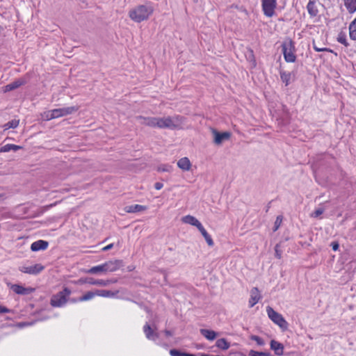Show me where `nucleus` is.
I'll list each match as a JSON object with an SVG mask.
<instances>
[{
	"instance_id": "dca6fc26",
	"label": "nucleus",
	"mask_w": 356,
	"mask_h": 356,
	"mask_svg": "<svg viewBox=\"0 0 356 356\" xmlns=\"http://www.w3.org/2000/svg\"><path fill=\"white\" fill-rule=\"evenodd\" d=\"M87 284L92 285H98V286H107L111 283H115L117 280H95L92 277H89L87 280Z\"/></svg>"
},
{
	"instance_id": "5fc2aeb1",
	"label": "nucleus",
	"mask_w": 356,
	"mask_h": 356,
	"mask_svg": "<svg viewBox=\"0 0 356 356\" xmlns=\"http://www.w3.org/2000/svg\"><path fill=\"white\" fill-rule=\"evenodd\" d=\"M3 195L0 194V201H1V200H3Z\"/></svg>"
},
{
	"instance_id": "bb28decb",
	"label": "nucleus",
	"mask_w": 356,
	"mask_h": 356,
	"mask_svg": "<svg viewBox=\"0 0 356 356\" xmlns=\"http://www.w3.org/2000/svg\"><path fill=\"white\" fill-rule=\"evenodd\" d=\"M280 74L282 81L285 83L286 86H287L290 83L291 79V74L283 70H280Z\"/></svg>"
},
{
	"instance_id": "f03ea898",
	"label": "nucleus",
	"mask_w": 356,
	"mask_h": 356,
	"mask_svg": "<svg viewBox=\"0 0 356 356\" xmlns=\"http://www.w3.org/2000/svg\"><path fill=\"white\" fill-rule=\"evenodd\" d=\"M122 261L119 259L111 260L101 265L93 266L87 270L89 274L114 272L122 266Z\"/></svg>"
},
{
	"instance_id": "37998d69",
	"label": "nucleus",
	"mask_w": 356,
	"mask_h": 356,
	"mask_svg": "<svg viewBox=\"0 0 356 356\" xmlns=\"http://www.w3.org/2000/svg\"><path fill=\"white\" fill-rule=\"evenodd\" d=\"M330 247L334 251H337L339 248V244L337 241H334L330 243Z\"/></svg>"
},
{
	"instance_id": "b1692460",
	"label": "nucleus",
	"mask_w": 356,
	"mask_h": 356,
	"mask_svg": "<svg viewBox=\"0 0 356 356\" xmlns=\"http://www.w3.org/2000/svg\"><path fill=\"white\" fill-rule=\"evenodd\" d=\"M181 220L186 224H189L195 226L196 227L201 225V222L196 218L191 215L184 216Z\"/></svg>"
},
{
	"instance_id": "603ef678",
	"label": "nucleus",
	"mask_w": 356,
	"mask_h": 356,
	"mask_svg": "<svg viewBox=\"0 0 356 356\" xmlns=\"http://www.w3.org/2000/svg\"><path fill=\"white\" fill-rule=\"evenodd\" d=\"M250 56L254 58V54H253V51L252 50H250Z\"/></svg>"
},
{
	"instance_id": "0eeeda50",
	"label": "nucleus",
	"mask_w": 356,
	"mask_h": 356,
	"mask_svg": "<svg viewBox=\"0 0 356 356\" xmlns=\"http://www.w3.org/2000/svg\"><path fill=\"white\" fill-rule=\"evenodd\" d=\"M277 5V0H261V8L264 15L266 17H272L275 15Z\"/></svg>"
},
{
	"instance_id": "4d7b16f0",
	"label": "nucleus",
	"mask_w": 356,
	"mask_h": 356,
	"mask_svg": "<svg viewBox=\"0 0 356 356\" xmlns=\"http://www.w3.org/2000/svg\"><path fill=\"white\" fill-rule=\"evenodd\" d=\"M0 152H4L3 151H0Z\"/></svg>"
},
{
	"instance_id": "79ce46f5",
	"label": "nucleus",
	"mask_w": 356,
	"mask_h": 356,
	"mask_svg": "<svg viewBox=\"0 0 356 356\" xmlns=\"http://www.w3.org/2000/svg\"><path fill=\"white\" fill-rule=\"evenodd\" d=\"M45 118H46L47 120H52V119L56 118L53 115V110H51V111H49L47 112V113H45Z\"/></svg>"
},
{
	"instance_id": "2f4dec72",
	"label": "nucleus",
	"mask_w": 356,
	"mask_h": 356,
	"mask_svg": "<svg viewBox=\"0 0 356 356\" xmlns=\"http://www.w3.org/2000/svg\"><path fill=\"white\" fill-rule=\"evenodd\" d=\"M95 296H97L96 290L95 291H88L83 296L79 298V301L83 302L90 300L92 299Z\"/></svg>"
},
{
	"instance_id": "9b49d317",
	"label": "nucleus",
	"mask_w": 356,
	"mask_h": 356,
	"mask_svg": "<svg viewBox=\"0 0 356 356\" xmlns=\"http://www.w3.org/2000/svg\"><path fill=\"white\" fill-rule=\"evenodd\" d=\"M11 289L17 294L19 295H28L31 293L34 289L31 287L25 288L19 284H13L11 286Z\"/></svg>"
},
{
	"instance_id": "ea45409f",
	"label": "nucleus",
	"mask_w": 356,
	"mask_h": 356,
	"mask_svg": "<svg viewBox=\"0 0 356 356\" xmlns=\"http://www.w3.org/2000/svg\"><path fill=\"white\" fill-rule=\"evenodd\" d=\"M282 251L280 249V245L276 244L275 246V255L277 259H281Z\"/></svg>"
},
{
	"instance_id": "e433bc0d",
	"label": "nucleus",
	"mask_w": 356,
	"mask_h": 356,
	"mask_svg": "<svg viewBox=\"0 0 356 356\" xmlns=\"http://www.w3.org/2000/svg\"><path fill=\"white\" fill-rule=\"evenodd\" d=\"M250 339L257 342L259 346H264L265 344L264 341L260 337L257 335H251Z\"/></svg>"
},
{
	"instance_id": "c85d7f7f",
	"label": "nucleus",
	"mask_w": 356,
	"mask_h": 356,
	"mask_svg": "<svg viewBox=\"0 0 356 356\" xmlns=\"http://www.w3.org/2000/svg\"><path fill=\"white\" fill-rule=\"evenodd\" d=\"M22 149V146L13 145V144H7L0 148V151H3L4 152H8L10 150L17 151L19 149Z\"/></svg>"
},
{
	"instance_id": "4468645a",
	"label": "nucleus",
	"mask_w": 356,
	"mask_h": 356,
	"mask_svg": "<svg viewBox=\"0 0 356 356\" xmlns=\"http://www.w3.org/2000/svg\"><path fill=\"white\" fill-rule=\"evenodd\" d=\"M261 296L258 288L254 287L250 291V298L249 300L250 307H254L260 300Z\"/></svg>"
},
{
	"instance_id": "6e6d98bb",
	"label": "nucleus",
	"mask_w": 356,
	"mask_h": 356,
	"mask_svg": "<svg viewBox=\"0 0 356 356\" xmlns=\"http://www.w3.org/2000/svg\"><path fill=\"white\" fill-rule=\"evenodd\" d=\"M316 49H321V48L316 45Z\"/></svg>"
},
{
	"instance_id": "6e6552de",
	"label": "nucleus",
	"mask_w": 356,
	"mask_h": 356,
	"mask_svg": "<svg viewBox=\"0 0 356 356\" xmlns=\"http://www.w3.org/2000/svg\"><path fill=\"white\" fill-rule=\"evenodd\" d=\"M213 135V142L216 145H220L225 140H228L231 137V133L229 131L219 132L216 129H211Z\"/></svg>"
},
{
	"instance_id": "f3484780",
	"label": "nucleus",
	"mask_w": 356,
	"mask_h": 356,
	"mask_svg": "<svg viewBox=\"0 0 356 356\" xmlns=\"http://www.w3.org/2000/svg\"><path fill=\"white\" fill-rule=\"evenodd\" d=\"M137 119L141 124L155 128V117H143L140 115L137 117Z\"/></svg>"
},
{
	"instance_id": "2eb2a0df",
	"label": "nucleus",
	"mask_w": 356,
	"mask_h": 356,
	"mask_svg": "<svg viewBox=\"0 0 356 356\" xmlns=\"http://www.w3.org/2000/svg\"><path fill=\"white\" fill-rule=\"evenodd\" d=\"M147 209V207L140 204L128 205L124 208V211L129 213H140L145 211Z\"/></svg>"
},
{
	"instance_id": "f8f14e48",
	"label": "nucleus",
	"mask_w": 356,
	"mask_h": 356,
	"mask_svg": "<svg viewBox=\"0 0 356 356\" xmlns=\"http://www.w3.org/2000/svg\"><path fill=\"white\" fill-rule=\"evenodd\" d=\"M48 246H49L48 241H44V240H38V241L33 242L31 245V250L33 252L44 250L48 248Z\"/></svg>"
},
{
	"instance_id": "c756f323",
	"label": "nucleus",
	"mask_w": 356,
	"mask_h": 356,
	"mask_svg": "<svg viewBox=\"0 0 356 356\" xmlns=\"http://www.w3.org/2000/svg\"><path fill=\"white\" fill-rule=\"evenodd\" d=\"M337 40L338 42L343 44L345 47H348L350 46V44L348 42L347 38H346V33L341 31L337 38Z\"/></svg>"
},
{
	"instance_id": "aec40b11",
	"label": "nucleus",
	"mask_w": 356,
	"mask_h": 356,
	"mask_svg": "<svg viewBox=\"0 0 356 356\" xmlns=\"http://www.w3.org/2000/svg\"><path fill=\"white\" fill-rule=\"evenodd\" d=\"M200 332L203 337L209 341L214 340L219 334L218 332L208 329H200Z\"/></svg>"
},
{
	"instance_id": "6ab92c4d",
	"label": "nucleus",
	"mask_w": 356,
	"mask_h": 356,
	"mask_svg": "<svg viewBox=\"0 0 356 356\" xmlns=\"http://www.w3.org/2000/svg\"><path fill=\"white\" fill-rule=\"evenodd\" d=\"M26 83L24 79H19L5 86V91L8 92L17 89Z\"/></svg>"
},
{
	"instance_id": "09e8293b",
	"label": "nucleus",
	"mask_w": 356,
	"mask_h": 356,
	"mask_svg": "<svg viewBox=\"0 0 356 356\" xmlns=\"http://www.w3.org/2000/svg\"><path fill=\"white\" fill-rule=\"evenodd\" d=\"M164 333H165V336H166V337H171V336L172 335V332H171V331H170V330H165L164 331Z\"/></svg>"
},
{
	"instance_id": "f704fd0d",
	"label": "nucleus",
	"mask_w": 356,
	"mask_h": 356,
	"mask_svg": "<svg viewBox=\"0 0 356 356\" xmlns=\"http://www.w3.org/2000/svg\"><path fill=\"white\" fill-rule=\"evenodd\" d=\"M186 352H182L178 349H171L170 350V355L171 356H186Z\"/></svg>"
},
{
	"instance_id": "a211bd4d",
	"label": "nucleus",
	"mask_w": 356,
	"mask_h": 356,
	"mask_svg": "<svg viewBox=\"0 0 356 356\" xmlns=\"http://www.w3.org/2000/svg\"><path fill=\"white\" fill-rule=\"evenodd\" d=\"M270 348L274 350L275 354L280 356L284 353V346L282 343L273 339L270 341Z\"/></svg>"
},
{
	"instance_id": "49530a36",
	"label": "nucleus",
	"mask_w": 356,
	"mask_h": 356,
	"mask_svg": "<svg viewBox=\"0 0 356 356\" xmlns=\"http://www.w3.org/2000/svg\"><path fill=\"white\" fill-rule=\"evenodd\" d=\"M113 247V243H111L102 248L103 251H108Z\"/></svg>"
},
{
	"instance_id": "7c9ffc66",
	"label": "nucleus",
	"mask_w": 356,
	"mask_h": 356,
	"mask_svg": "<svg viewBox=\"0 0 356 356\" xmlns=\"http://www.w3.org/2000/svg\"><path fill=\"white\" fill-rule=\"evenodd\" d=\"M96 294L97 296L102 297H112L115 295V293L109 290L97 289Z\"/></svg>"
},
{
	"instance_id": "8fccbe9b",
	"label": "nucleus",
	"mask_w": 356,
	"mask_h": 356,
	"mask_svg": "<svg viewBox=\"0 0 356 356\" xmlns=\"http://www.w3.org/2000/svg\"><path fill=\"white\" fill-rule=\"evenodd\" d=\"M270 207V202H269V203L268 204V205L266 206V213L268 211V210H269Z\"/></svg>"
},
{
	"instance_id": "72a5a7b5",
	"label": "nucleus",
	"mask_w": 356,
	"mask_h": 356,
	"mask_svg": "<svg viewBox=\"0 0 356 356\" xmlns=\"http://www.w3.org/2000/svg\"><path fill=\"white\" fill-rule=\"evenodd\" d=\"M250 356H272L270 353L268 352H258L254 350H251L249 352Z\"/></svg>"
},
{
	"instance_id": "864d4df0",
	"label": "nucleus",
	"mask_w": 356,
	"mask_h": 356,
	"mask_svg": "<svg viewBox=\"0 0 356 356\" xmlns=\"http://www.w3.org/2000/svg\"><path fill=\"white\" fill-rule=\"evenodd\" d=\"M53 205H54V204H50V205H49V206L46 207H45V209H47L48 208L52 207H53Z\"/></svg>"
},
{
	"instance_id": "473e14b6",
	"label": "nucleus",
	"mask_w": 356,
	"mask_h": 356,
	"mask_svg": "<svg viewBox=\"0 0 356 356\" xmlns=\"http://www.w3.org/2000/svg\"><path fill=\"white\" fill-rule=\"evenodd\" d=\"M19 120H15V119H14L11 121H9L8 122L6 123L3 125L4 130H7L10 128H13V129L16 128L19 125Z\"/></svg>"
},
{
	"instance_id": "3c124183",
	"label": "nucleus",
	"mask_w": 356,
	"mask_h": 356,
	"mask_svg": "<svg viewBox=\"0 0 356 356\" xmlns=\"http://www.w3.org/2000/svg\"><path fill=\"white\" fill-rule=\"evenodd\" d=\"M186 356H196V355L187 353Z\"/></svg>"
},
{
	"instance_id": "a18cd8bd",
	"label": "nucleus",
	"mask_w": 356,
	"mask_h": 356,
	"mask_svg": "<svg viewBox=\"0 0 356 356\" xmlns=\"http://www.w3.org/2000/svg\"><path fill=\"white\" fill-rule=\"evenodd\" d=\"M163 184L162 183H161V182H156L154 184V188L156 190L161 189L163 188Z\"/></svg>"
},
{
	"instance_id": "4be33fe9",
	"label": "nucleus",
	"mask_w": 356,
	"mask_h": 356,
	"mask_svg": "<svg viewBox=\"0 0 356 356\" xmlns=\"http://www.w3.org/2000/svg\"><path fill=\"white\" fill-rule=\"evenodd\" d=\"M198 230L200 232L203 237L204 238L205 241H207L209 246L212 247L214 245L213 241L211 238V236L208 234L207 230L204 229V227L202 226V225H200L197 227Z\"/></svg>"
},
{
	"instance_id": "a878e982",
	"label": "nucleus",
	"mask_w": 356,
	"mask_h": 356,
	"mask_svg": "<svg viewBox=\"0 0 356 356\" xmlns=\"http://www.w3.org/2000/svg\"><path fill=\"white\" fill-rule=\"evenodd\" d=\"M344 6L349 13H353L356 11V0H343Z\"/></svg>"
},
{
	"instance_id": "f257e3e1",
	"label": "nucleus",
	"mask_w": 356,
	"mask_h": 356,
	"mask_svg": "<svg viewBox=\"0 0 356 356\" xmlns=\"http://www.w3.org/2000/svg\"><path fill=\"white\" fill-rule=\"evenodd\" d=\"M154 10L151 2L138 5L129 11V17L135 22L140 23L147 20Z\"/></svg>"
},
{
	"instance_id": "c9c22d12",
	"label": "nucleus",
	"mask_w": 356,
	"mask_h": 356,
	"mask_svg": "<svg viewBox=\"0 0 356 356\" xmlns=\"http://www.w3.org/2000/svg\"><path fill=\"white\" fill-rule=\"evenodd\" d=\"M324 211H325V209L323 208L319 207V208L316 209L314 212H312L311 213L310 216L312 218H318L321 214H323Z\"/></svg>"
},
{
	"instance_id": "423d86ee",
	"label": "nucleus",
	"mask_w": 356,
	"mask_h": 356,
	"mask_svg": "<svg viewBox=\"0 0 356 356\" xmlns=\"http://www.w3.org/2000/svg\"><path fill=\"white\" fill-rule=\"evenodd\" d=\"M266 312L269 318L276 325H277L282 330H286L288 328V323L284 318L282 314L275 312L271 307H266Z\"/></svg>"
},
{
	"instance_id": "a19ab883",
	"label": "nucleus",
	"mask_w": 356,
	"mask_h": 356,
	"mask_svg": "<svg viewBox=\"0 0 356 356\" xmlns=\"http://www.w3.org/2000/svg\"><path fill=\"white\" fill-rule=\"evenodd\" d=\"M313 48L317 52L321 51H328V52H333V51L329 48L323 47L322 49H316V44L314 42H313Z\"/></svg>"
},
{
	"instance_id": "58836bf2",
	"label": "nucleus",
	"mask_w": 356,
	"mask_h": 356,
	"mask_svg": "<svg viewBox=\"0 0 356 356\" xmlns=\"http://www.w3.org/2000/svg\"><path fill=\"white\" fill-rule=\"evenodd\" d=\"M172 166L170 165L164 164L158 167L159 172H170L172 170Z\"/></svg>"
},
{
	"instance_id": "412c9836",
	"label": "nucleus",
	"mask_w": 356,
	"mask_h": 356,
	"mask_svg": "<svg viewBox=\"0 0 356 356\" xmlns=\"http://www.w3.org/2000/svg\"><path fill=\"white\" fill-rule=\"evenodd\" d=\"M307 9L310 17H316L318 13V10L316 5V0H309L307 6Z\"/></svg>"
},
{
	"instance_id": "393cba45",
	"label": "nucleus",
	"mask_w": 356,
	"mask_h": 356,
	"mask_svg": "<svg viewBox=\"0 0 356 356\" xmlns=\"http://www.w3.org/2000/svg\"><path fill=\"white\" fill-rule=\"evenodd\" d=\"M216 346L222 350H226L229 348L230 343L225 338H221L216 341Z\"/></svg>"
},
{
	"instance_id": "c03bdc74",
	"label": "nucleus",
	"mask_w": 356,
	"mask_h": 356,
	"mask_svg": "<svg viewBox=\"0 0 356 356\" xmlns=\"http://www.w3.org/2000/svg\"><path fill=\"white\" fill-rule=\"evenodd\" d=\"M10 312H12L11 309L7 308L6 307L0 305V314L10 313Z\"/></svg>"
},
{
	"instance_id": "39448f33",
	"label": "nucleus",
	"mask_w": 356,
	"mask_h": 356,
	"mask_svg": "<svg viewBox=\"0 0 356 356\" xmlns=\"http://www.w3.org/2000/svg\"><path fill=\"white\" fill-rule=\"evenodd\" d=\"M70 294L71 290L65 287L61 291L52 296L50 300L51 305L54 307H63L67 303Z\"/></svg>"
},
{
	"instance_id": "de8ad7c7",
	"label": "nucleus",
	"mask_w": 356,
	"mask_h": 356,
	"mask_svg": "<svg viewBox=\"0 0 356 356\" xmlns=\"http://www.w3.org/2000/svg\"><path fill=\"white\" fill-rule=\"evenodd\" d=\"M89 277H86V278H81L79 280V282L81 283V284H87V282L86 280L88 279Z\"/></svg>"
},
{
	"instance_id": "5701e85b",
	"label": "nucleus",
	"mask_w": 356,
	"mask_h": 356,
	"mask_svg": "<svg viewBox=\"0 0 356 356\" xmlns=\"http://www.w3.org/2000/svg\"><path fill=\"white\" fill-rule=\"evenodd\" d=\"M177 165L181 170L188 171L191 169V163L188 158L183 157L178 161Z\"/></svg>"
},
{
	"instance_id": "ddd939ff",
	"label": "nucleus",
	"mask_w": 356,
	"mask_h": 356,
	"mask_svg": "<svg viewBox=\"0 0 356 356\" xmlns=\"http://www.w3.org/2000/svg\"><path fill=\"white\" fill-rule=\"evenodd\" d=\"M143 332L145 337L149 340L156 341L159 338V334L156 332L148 323H146L143 326Z\"/></svg>"
},
{
	"instance_id": "7ed1b4c3",
	"label": "nucleus",
	"mask_w": 356,
	"mask_h": 356,
	"mask_svg": "<svg viewBox=\"0 0 356 356\" xmlns=\"http://www.w3.org/2000/svg\"><path fill=\"white\" fill-rule=\"evenodd\" d=\"M180 122L179 116L156 118L155 128L175 129L179 126Z\"/></svg>"
},
{
	"instance_id": "9d476101",
	"label": "nucleus",
	"mask_w": 356,
	"mask_h": 356,
	"mask_svg": "<svg viewBox=\"0 0 356 356\" xmlns=\"http://www.w3.org/2000/svg\"><path fill=\"white\" fill-rule=\"evenodd\" d=\"M79 109L78 106H69L60 108L53 109V115L57 118L59 117L66 116L72 114Z\"/></svg>"
},
{
	"instance_id": "cd10ccee",
	"label": "nucleus",
	"mask_w": 356,
	"mask_h": 356,
	"mask_svg": "<svg viewBox=\"0 0 356 356\" xmlns=\"http://www.w3.org/2000/svg\"><path fill=\"white\" fill-rule=\"evenodd\" d=\"M349 35L353 40H356V18L349 25Z\"/></svg>"
},
{
	"instance_id": "4c0bfd02",
	"label": "nucleus",
	"mask_w": 356,
	"mask_h": 356,
	"mask_svg": "<svg viewBox=\"0 0 356 356\" xmlns=\"http://www.w3.org/2000/svg\"><path fill=\"white\" fill-rule=\"evenodd\" d=\"M282 219H283L282 216H277L275 224H274V227H273L274 232L277 231L279 229V227L282 222Z\"/></svg>"
},
{
	"instance_id": "20e7f679",
	"label": "nucleus",
	"mask_w": 356,
	"mask_h": 356,
	"mask_svg": "<svg viewBox=\"0 0 356 356\" xmlns=\"http://www.w3.org/2000/svg\"><path fill=\"white\" fill-rule=\"evenodd\" d=\"M281 47L286 62L294 63L296 60V56L294 53L296 51L294 42L288 38L282 43Z\"/></svg>"
},
{
	"instance_id": "1a4fd4ad",
	"label": "nucleus",
	"mask_w": 356,
	"mask_h": 356,
	"mask_svg": "<svg viewBox=\"0 0 356 356\" xmlns=\"http://www.w3.org/2000/svg\"><path fill=\"white\" fill-rule=\"evenodd\" d=\"M44 269V266L40 264H36L31 266H23L19 267V271L24 273H27V274H30V275H35L41 273Z\"/></svg>"
}]
</instances>
